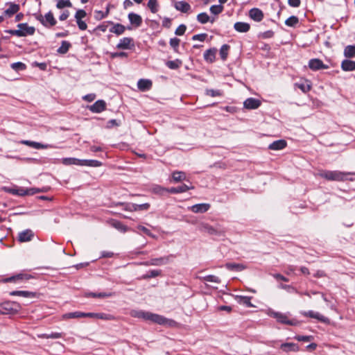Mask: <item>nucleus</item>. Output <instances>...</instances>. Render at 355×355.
Instances as JSON below:
<instances>
[{
    "label": "nucleus",
    "instance_id": "obj_37",
    "mask_svg": "<svg viewBox=\"0 0 355 355\" xmlns=\"http://www.w3.org/2000/svg\"><path fill=\"white\" fill-rule=\"evenodd\" d=\"M230 46L228 44H223L220 49V55L223 60H225L228 55Z\"/></svg>",
    "mask_w": 355,
    "mask_h": 355
},
{
    "label": "nucleus",
    "instance_id": "obj_30",
    "mask_svg": "<svg viewBox=\"0 0 355 355\" xmlns=\"http://www.w3.org/2000/svg\"><path fill=\"white\" fill-rule=\"evenodd\" d=\"M125 31V27L121 24H116L110 29L111 33H115L117 35L123 34Z\"/></svg>",
    "mask_w": 355,
    "mask_h": 355
},
{
    "label": "nucleus",
    "instance_id": "obj_15",
    "mask_svg": "<svg viewBox=\"0 0 355 355\" xmlns=\"http://www.w3.org/2000/svg\"><path fill=\"white\" fill-rule=\"evenodd\" d=\"M210 205L207 203L196 204L191 207L190 209L194 213H205L209 210Z\"/></svg>",
    "mask_w": 355,
    "mask_h": 355
},
{
    "label": "nucleus",
    "instance_id": "obj_11",
    "mask_svg": "<svg viewBox=\"0 0 355 355\" xmlns=\"http://www.w3.org/2000/svg\"><path fill=\"white\" fill-rule=\"evenodd\" d=\"M105 102L103 100H98L89 107V110L94 113H100L105 110Z\"/></svg>",
    "mask_w": 355,
    "mask_h": 355
},
{
    "label": "nucleus",
    "instance_id": "obj_19",
    "mask_svg": "<svg viewBox=\"0 0 355 355\" xmlns=\"http://www.w3.org/2000/svg\"><path fill=\"white\" fill-rule=\"evenodd\" d=\"M174 6L176 10L184 13L189 12L191 10V6L185 1H177L175 2Z\"/></svg>",
    "mask_w": 355,
    "mask_h": 355
},
{
    "label": "nucleus",
    "instance_id": "obj_50",
    "mask_svg": "<svg viewBox=\"0 0 355 355\" xmlns=\"http://www.w3.org/2000/svg\"><path fill=\"white\" fill-rule=\"evenodd\" d=\"M153 191L155 193L163 195L164 193L168 192V189L160 186H155L153 188Z\"/></svg>",
    "mask_w": 355,
    "mask_h": 355
},
{
    "label": "nucleus",
    "instance_id": "obj_6",
    "mask_svg": "<svg viewBox=\"0 0 355 355\" xmlns=\"http://www.w3.org/2000/svg\"><path fill=\"white\" fill-rule=\"evenodd\" d=\"M36 19L45 27L53 26L57 23L51 11L47 12L44 16L38 15L36 16Z\"/></svg>",
    "mask_w": 355,
    "mask_h": 355
},
{
    "label": "nucleus",
    "instance_id": "obj_32",
    "mask_svg": "<svg viewBox=\"0 0 355 355\" xmlns=\"http://www.w3.org/2000/svg\"><path fill=\"white\" fill-rule=\"evenodd\" d=\"M19 10V6L15 3H10L9 8L6 10L5 13L8 16H11L17 13Z\"/></svg>",
    "mask_w": 355,
    "mask_h": 355
},
{
    "label": "nucleus",
    "instance_id": "obj_61",
    "mask_svg": "<svg viewBox=\"0 0 355 355\" xmlns=\"http://www.w3.org/2000/svg\"><path fill=\"white\" fill-rule=\"evenodd\" d=\"M137 229L140 231H141L142 232H144L145 234L149 236H151V237H154V235L150 232V231L147 229L146 227H145L144 226H142V225H139L137 227Z\"/></svg>",
    "mask_w": 355,
    "mask_h": 355
},
{
    "label": "nucleus",
    "instance_id": "obj_52",
    "mask_svg": "<svg viewBox=\"0 0 355 355\" xmlns=\"http://www.w3.org/2000/svg\"><path fill=\"white\" fill-rule=\"evenodd\" d=\"M160 273H161L160 270H150L149 272V273L144 275L143 278L144 279H148V278L155 277L159 276L160 275Z\"/></svg>",
    "mask_w": 355,
    "mask_h": 355
},
{
    "label": "nucleus",
    "instance_id": "obj_4",
    "mask_svg": "<svg viewBox=\"0 0 355 355\" xmlns=\"http://www.w3.org/2000/svg\"><path fill=\"white\" fill-rule=\"evenodd\" d=\"M200 231L209 234V235H215L221 236L225 234V230L220 227L219 225L213 227L208 223H202L199 226Z\"/></svg>",
    "mask_w": 355,
    "mask_h": 355
},
{
    "label": "nucleus",
    "instance_id": "obj_17",
    "mask_svg": "<svg viewBox=\"0 0 355 355\" xmlns=\"http://www.w3.org/2000/svg\"><path fill=\"white\" fill-rule=\"evenodd\" d=\"M286 141L284 139H279L273 141L268 146V148L272 150H279L284 149L286 146Z\"/></svg>",
    "mask_w": 355,
    "mask_h": 355
},
{
    "label": "nucleus",
    "instance_id": "obj_33",
    "mask_svg": "<svg viewBox=\"0 0 355 355\" xmlns=\"http://www.w3.org/2000/svg\"><path fill=\"white\" fill-rule=\"evenodd\" d=\"M197 20L201 24H206L208 21L214 22V19H210L209 15L206 12H201L198 15Z\"/></svg>",
    "mask_w": 355,
    "mask_h": 355
},
{
    "label": "nucleus",
    "instance_id": "obj_49",
    "mask_svg": "<svg viewBox=\"0 0 355 355\" xmlns=\"http://www.w3.org/2000/svg\"><path fill=\"white\" fill-rule=\"evenodd\" d=\"M11 67L15 71H21L26 69V64L21 62H18L12 63L11 64Z\"/></svg>",
    "mask_w": 355,
    "mask_h": 355
},
{
    "label": "nucleus",
    "instance_id": "obj_28",
    "mask_svg": "<svg viewBox=\"0 0 355 355\" xmlns=\"http://www.w3.org/2000/svg\"><path fill=\"white\" fill-rule=\"evenodd\" d=\"M343 54L347 58H355V45H348L345 46Z\"/></svg>",
    "mask_w": 355,
    "mask_h": 355
},
{
    "label": "nucleus",
    "instance_id": "obj_38",
    "mask_svg": "<svg viewBox=\"0 0 355 355\" xmlns=\"http://www.w3.org/2000/svg\"><path fill=\"white\" fill-rule=\"evenodd\" d=\"M38 337H39V338H52V339H57V338H62V333H58V332H55V333H51V334H39V335H38Z\"/></svg>",
    "mask_w": 355,
    "mask_h": 355
},
{
    "label": "nucleus",
    "instance_id": "obj_64",
    "mask_svg": "<svg viewBox=\"0 0 355 355\" xmlns=\"http://www.w3.org/2000/svg\"><path fill=\"white\" fill-rule=\"evenodd\" d=\"M113 226L114 227H116V229L119 230H121V231H125L126 230V227L125 226H124L120 222H118V221H115L113 223Z\"/></svg>",
    "mask_w": 355,
    "mask_h": 355
},
{
    "label": "nucleus",
    "instance_id": "obj_48",
    "mask_svg": "<svg viewBox=\"0 0 355 355\" xmlns=\"http://www.w3.org/2000/svg\"><path fill=\"white\" fill-rule=\"evenodd\" d=\"M46 191V189H36V188H31V189H25V192H26V196H30V195H33L35 193H40V192H45Z\"/></svg>",
    "mask_w": 355,
    "mask_h": 355
},
{
    "label": "nucleus",
    "instance_id": "obj_14",
    "mask_svg": "<svg viewBox=\"0 0 355 355\" xmlns=\"http://www.w3.org/2000/svg\"><path fill=\"white\" fill-rule=\"evenodd\" d=\"M340 67L344 71H355V61L345 59L342 61Z\"/></svg>",
    "mask_w": 355,
    "mask_h": 355
},
{
    "label": "nucleus",
    "instance_id": "obj_13",
    "mask_svg": "<svg viewBox=\"0 0 355 355\" xmlns=\"http://www.w3.org/2000/svg\"><path fill=\"white\" fill-rule=\"evenodd\" d=\"M249 16L256 21H261L263 18V13L260 9L254 8L249 11Z\"/></svg>",
    "mask_w": 355,
    "mask_h": 355
},
{
    "label": "nucleus",
    "instance_id": "obj_62",
    "mask_svg": "<svg viewBox=\"0 0 355 355\" xmlns=\"http://www.w3.org/2000/svg\"><path fill=\"white\" fill-rule=\"evenodd\" d=\"M127 58L128 53L125 52H114L111 53V58Z\"/></svg>",
    "mask_w": 355,
    "mask_h": 355
},
{
    "label": "nucleus",
    "instance_id": "obj_10",
    "mask_svg": "<svg viewBox=\"0 0 355 355\" xmlns=\"http://www.w3.org/2000/svg\"><path fill=\"white\" fill-rule=\"evenodd\" d=\"M261 104V103L259 99L254 98H248L243 103L244 107L248 110L257 109Z\"/></svg>",
    "mask_w": 355,
    "mask_h": 355
},
{
    "label": "nucleus",
    "instance_id": "obj_60",
    "mask_svg": "<svg viewBox=\"0 0 355 355\" xmlns=\"http://www.w3.org/2000/svg\"><path fill=\"white\" fill-rule=\"evenodd\" d=\"M207 36V35L206 33H201V34L194 35L192 37V40H199V41L203 42L206 39Z\"/></svg>",
    "mask_w": 355,
    "mask_h": 355
},
{
    "label": "nucleus",
    "instance_id": "obj_9",
    "mask_svg": "<svg viewBox=\"0 0 355 355\" xmlns=\"http://www.w3.org/2000/svg\"><path fill=\"white\" fill-rule=\"evenodd\" d=\"M172 255L163 257L159 258L151 259L148 262L146 263V265L150 266H161L168 263L170 261V258Z\"/></svg>",
    "mask_w": 355,
    "mask_h": 355
},
{
    "label": "nucleus",
    "instance_id": "obj_31",
    "mask_svg": "<svg viewBox=\"0 0 355 355\" xmlns=\"http://www.w3.org/2000/svg\"><path fill=\"white\" fill-rule=\"evenodd\" d=\"M226 268L231 270L242 271L246 268V266L241 263H227Z\"/></svg>",
    "mask_w": 355,
    "mask_h": 355
},
{
    "label": "nucleus",
    "instance_id": "obj_25",
    "mask_svg": "<svg viewBox=\"0 0 355 355\" xmlns=\"http://www.w3.org/2000/svg\"><path fill=\"white\" fill-rule=\"evenodd\" d=\"M193 188V187H189L187 184H184L177 187H172L171 189H168V192L172 193H183Z\"/></svg>",
    "mask_w": 355,
    "mask_h": 355
},
{
    "label": "nucleus",
    "instance_id": "obj_59",
    "mask_svg": "<svg viewBox=\"0 0 355 355\" xmlns=\"http://www.w3.org/2000/svg\"><path fill=\"white\" fill-rule=\"evenodd\" d=\"M87 15L86 12L84 10H78L75 14V19H83Z\"/></svg>",
    "mask_w": 355,
    "mask_h": 355
},
{
    "label": "nucleus",
    "instance_id": "obj_34",
    "mask_svg": "<svg viewBox=\"0 0 355 355\" xmlns=\"http://www.w3.org/2000/svg\"><path fill=\"white\" fill-rule=\"evenodd\" d=\"M83 166H87L91 167H98L102 165V163L95 159H83Z\"/></svg>",
    "mask_w": 355,
    "mask_h": 355
},
{
    "label": "nucleus",
    "instance_id": "obj_21",
    "mask_svg": "<svg viewBox=\"0 0 355 355\" xmlns=\"http://www.w3.org/2000/svg\"><path fill=\"white\" fill-rule=\"evenodd\" d=\"M217 49L216 48L209 49L207 50L204 53V58L207 62H213L216 58V53Z\"/></svg>",
    "mask_w": 355,
    "mask_h": 355
},
{
    "label": "nucleus",
    "instance_id": "obj_63",
    "mask_svg": "<svg viewBox=\"0 0 355 355\" xmlns=\"http://www.w3.org/2000/svg\"><path fill=\"white\" fill-rule=\"evenodd\" d=\"M180 39L177 38V37H173V38H171L170 40V45L173 48V49H176L177 47H178L179 44H180Z\"/></svg>",
    "mask_w": 355,
    "mask_h": 355
},
{
    "label": "nucleus",
    "instance_id": "obj_23",
    "mask_svg": "<svg viewBox=\"0 0 355 355\" xmlns=\"http://www.w3.org/2000/svg\"><path fill=\"white\" fill-rule=\"evenodd\" d=\"M234 29L239 33H246L250 30V26L245 22H236L234 25Z\"/></svg>",
    "mask_w": 355,
    "mask_h": 355
},
{
    "label": "nucleus",
    "instance_id": "obj_54",
    "mask_svg": "<svg viewBox=\"0 0 355 355\" xmlns=\"http://www.w3.org/2000/svg\"><path fill=\"white\" fill-rule=\"evenodd\" d=\"M206 94L207 96H210L212 97L215 96H222V92L220 90H215V89H207L206 90Z\"/></svg>",
    "mask_w": 355,
    "mask_h": 355
},
{
    "label": "nucleus",
    "instance_id": "obj_20",
    "mask_svg": "<svg viewBox=\"0 0 355 355\" xmlns=\"http://www.w3.org/2000/svg\"><path fill=\"white\" fill-rule=\"evenodd\" d=\"M34 234L30 230H26L19 234L18 239L20 242H27L32 239Z\"/></svg>",
    "mask_w": 355,
    "mask_h": 355
},
{
    "label": "nucleus",
    "instance_id": "obj_24",
    "mask_svg": "<svg viewBox=\"0 0 355 355\" xmlns=\"http://www.w3.org/2000/svg\"><path fill=\"white\" fill-rule=\"evenodd\" d=\"M61 162L64 165L83 166V159L73 157L63 158Z\"/></svg>",
    "mask_w": 355,
    "mask_h": 355
},
{
    "label": "nucleus",
    "instance_id": "obj_47",
    "mask_svg": "<svg viewBox=\"0 0 355 355\" xmlns=\"http://www.w3.org/2000/svg\"><path fill=\"white\" fill-rule=\"evenodd\" d=\"M295 86L304 93L309 92L311 89V85L307 82L305 83H296Z\"/></svg>",
    "mask_w": 355,
    "mask_h": 355
},
{
    "label": "nucleus",
    "instance_id": "obj_18",
    "mask_svg": "<svg viewBox=\"0 0 355 355\" xmlns=\"http://www.w3.org/2000/svg\"><path fill=\"white\" fill-rule=\"evenodd\" d=\"M280 349L286 353L297 352L299 349L298 345L293 343H285L280 345Z\"/></svg>",
    "mask_w": 355,
    "mask_h": 355
},
{
    "label": "nucleus",
    "instance_id": "obj_44",
    "mask_svg": "<svg viewBox=\"0 0 355 355\" xmlns=\"http://www.w3.org/2000/svg\"><path fill=\"white\" fill-rule=\"evenodd\" d=\"M223 10V6L221 5H214L210 7V12L214 15H218Z\"/></svg>",
    "mask_w": 355,
    "mask_h": 355
},
{
    "label": "nucleus",
    "instance_id": "obj_26",
    "mask_svg": "<svg viewBox=\"0 0 355 355\" xmlns=\"http://www.w3.org/2000/svg\"><path fill=\"white\" fill-rule=\"evenodd\" d=\"M10 295L12 296H21L24 297H34L35 296V293L26 291H14L10 293Z\"/></svg>",
    "mask_w": 355,
    "mask_h": 355
},
{
    "label": "nucleus",
    "instance_id": "obj_57",
    "mask_svg": "<svg viewBox=\"0 0 355 355\" xmlns=\"http://www.w3.org/2000/svg\"><path fill=\"white\" fill-rule=\"evenodd\" d=\"M106 17H107V15H105V12L101 11V10H95L94 11V18L96 20H101Z\"/></svg>",
    "mask_w": 355,
    "mask_h": 355
},
{
    "label": "nucleus",
    "instance_id": "obj_46",
    "mask_svg": "<svg viewBox=\"0 0 355 355\" xmlns=\"http://www.w3.org/2000/svg\"><path fill=\"white\" fill-rule=\"evenodd\" d=\"M298 23V18L295 16H291L288 17L286 21V25L288 26H294L295 24Z\"/></svg>",
    "mask_w": 355,
    "mask_h": 355
},
{
    "label": "nucleus",
    "instance_id": "obj_35",
    "mask_svg": "<svg viewBox=\"0 0 355 355\" xmlns=\"http://www.w3.org/2000/svg\"><path fill=\"white\" fill-rule=\"evenodd\" d=\"M71 47V44L67 41H62L61 46L58 49V53L60 54H65Z\"/></svg>",
    "mask_w": 355,
    "mask_h": 355
},
{
    "label": "nucleus",
    "instance_id": "obj_39",
    "mask_svg": "<svg viewBox=\"0 0 355 355\" xmlns=\"http://www.w3.org/2000/svg\"><path fill=\"white\" fill-rule=\"evenodd\" d=\"M173 180L178 182H180L181 180L186 179V175L184 172L182 171H175L173 173Z\"/></svg>",
    "mask_w": 355,
    "mask_h": 355
},
{
    "label": "nucleus",
    "instance_id": "obj_41",
    "mask_svg": "<svg viewBox=\"0 0 355 355\" xmlns=\"http://www.w3.org/2000/svg\"><path fill=\"white\" fill-rule=\"evenodd\" d=\"M83 312L80 311H76L72 313H68L64 315H63V318L64 319H69V318H83Z\"/></svg>",
    "mask_w": 355,
    "mask_h": 355
},
{
    "label": "nucleus",
    "instance_id": "obj_45",
    "mask_svg": "<svg viewBox=\"0 0 355 355\" xmlns=\"http://www.w3.org/2000/svg\"><path fill=\"white\" fill-rule=\"evenodd\" d=\"M180 64H181V62L179 61L178 60L168 61L166 62V66L171 69H176L179 68Z\"/></svg>",
    "mask_w": 355,
    "mask_h": 355
},
{
    "label": "nucleus",
    "instance_id": "obj_40",
    "mask_svg": "<svg viewBox=\"0 0 355 355\" xmlns=\"http://www.w3.org/2000/svg\"><path fill=\"white\" fill-rule=\"evenodd\" d=\"M86 297H98V298H103L107 297L112 296L111 293H87L85 294Z\"/></svg>",
    "mask_w": 355,
    "mask_h": 355
},
{
    "label": "nucleus",
    "instance_id": "obj_16",
    "mask_svg": "<svg viewBox=\"0 0 355 355\" xmlns=\"http://www.w3.org/2000/svg\"><path fill=\"white\" fill-rule=\"evenodd\" d=\"M128 17L130 24L136 27L140 26L142 24V18L138 14L131 12L128 14Z\"/></svg>",
    "mask_w": 355,
    "mask_h": 355
},
{
    "label": "nucleus",
    "instance_id": "obj_3",
    "mask_svg": "<svg viewBox=\"0 0 355 355\" xmlns=\"http://www.w3.org/2000/svg\"><path fill=\"white\" fill-rule=\"evenodd\" d=\"M17 27L19 29L10 30L8 33L17 37H26L27 35H33L35 31V28L33 26H29L26 23L19 24Z\"/></svg>",
    "mask_w": 355,
    "mask_h": 355
},
{
    "label": "nucleus",
    "instance_id": "obj_2",
    "mask_svg": "<svg viewBox=\"0 0 355 355\" xmlns=\"http://www.w3.org/2000/svg\"><path fill=\"white\" fill-rule=\"evenodd\" d=\"M354 174L350 172H343L340 171H324L319 173V175L329 181L344 182L348 180V175ZM352 180V179H349Z\"/></svg>",
    "mask_w": 355,
    "mask_h": 355
},
{
    "label": "nucleus",
    "instance_id": "obj_36",
    "mask_svg": "<svg viewBox=\"0 0 355 355\" xmlns=\"http://www.w3.org/2000/svg\"><path fill=\"white\" fill-rule=\"evenodd\" d=\"M238 302L239 304L246 306L247 307H252L253 305L251 303V298L246 296L238 297Z\"/></svg>",
    "mask_w": 355,
    "mask_h": 355
},
{
    "label": "nucleus",
    "instance_id": "obj_42",
    "mask_svg": "<svg viewBox=\"0 0 355 355\" xmlns=\"http://www.w3.org/2000/svg\"><path fill=\"white\" fill-rule=\"evenodd\" d=\"M148 7L150 8L153 13H156L158 11V3L157 0H149L148 2Z\"/></svg>",
    "mask_w": 355,
    "mask_h": 355
},
{
    "label": "nucleus",
    "instance_id": "obj_5",
    "mask_svg": "<svg viewBox=\"0 0 355 355\" xmlns=\"http://www.w3.org/2000/svg\"><path fill=\"white\" fill-rule=\"evenodd\" d=\"M0 306L2 309L3 315H14L17 313L21 309V306L19 303L10 301L2 302L0 304Z\"/></svg>",
    "mask_w": 355,
    "mask_h": 355
},
{
    "label": "nucleus",
    "instance_id": "obj_55",
    "mask_svg": "<svg viewBox=\"0 0 355 355\" xmlns=\"http://www.w3.org/2000/svg\"><path fill=\"white\" fill-rule=\"evenodd\" d=\"M96 318H99L105 320H112L114 318L113 315L105 313H96Z\"/></svg>",
    "mask_w": 355,
    "mask_h": 355
},
{
    "label": "nucleus",
    "instance_id": "obj_43",
    "mask_svg": "<svg viewBox=\"0 0 355 355\" xmlns=\"http://www.w3.org/2000/svg\"><path fill=\"white\" fill-rule=\"evenodd\" d=\"M72 4L69 0H58L56 7L58 9H62L66 7H71Z\"/></svg>",
    "mask_w": 355,
    "mask_h": 355
},
{
    "label": "nucleus",
    "instance_id": "obj_56",
    "mask_svg": "<svg viewBox=\"0 0 355 355\" xmlns=\"http://www.w3.org/2000/svg\"><path fill=\"white\" fill-rule=\"evenodd\" d=\"M186 29V26L184 24H181L176 28L175 33L177 35H182L184 34Z\"/></svg>",
    "mask_w": 355,
    "mask_h": 355
},
{
    "label": "nucleus",
    "instance_id": "obj_7",
    "mask_svg": "<svg viewBox=\"0 0 355 355\" xmlns=\"http://www.w3.org/2000/svg\"><path fill=\"white\" fill-rule=\"evenodd\" d=\"M270 315L276 318L277 320L282 324H288L291 326L296 325L297 322L294 319H289L286 314L271 311Z\"/></svg>",
    "mask_w": 355,
    "mask_h": 355
},
{
    "label": "nucleus",
    "instance_id": "obj_8",
    "mask_svg": "<svg viewBox=\"0 0 355 355\" xmlns=\"http://www.w3.org/2000/svg\"><path fill=\"white\" fill-rule=\"evenodd\" d=\"M134 46V40L131 37H123L121 39L116 45V48L119 49H131Z\"/></svg>",
    "mask_w": 355,
    "mask_h": 355
},
{
    "label": "nucleus",
    "instance_id": "obj_51",
    "mask_svg": "<svg viewBox=\"0 0 355 355\" xmlns=\"http://www.w3.org/2000/svg\"><path fill=\"white\" fill-rule=\"evenodd\" d=\"M203 279L205 281V282H214V283H220V279L215 276V275H207V276H205L203 277Z\"/></svg>",
    "mask_w": 355,
    "mask_h": 355
},
{
    "label": "nucleus",
    "instance_id": "obj_58",
    "mask_svg": "<svg viewBox=\"0 0 355 355\" xmlns=\"http://www.w3.org/2000/svg\"><path fill=\"white\" fill-rule=\"evenodd\" d=\"M76 20L79 29L81 31H85L87 29V25L84 21L82 20V19H76Z\"/></svg>",
    "mask_w": 355,
    "mask_h": 355
},
{
    "label": "nucleus",
    "instance_id": "obj_12",
    "mask_svg": "<svg viewBox=\"0 0 355 355\" xmlns=\"http://www.w3.org/2000/svg\"><path fill=\"white\" fill-rule=\"evenodd\" d=\"M21 144H24L26 146L32 147L35 149H45L48 148L52 147L51 145L49 144H42L41 143H38L36 141H32L29 140H22L20 141Z\"/></svg>",
    "mask_w": 355,
    "mask_h": 355
},
{
    "label": "nucleus",
    "instance_id": "obj_1",
    "mask_svg": "<svg viewBox=\"0 0 355 355\" xmlns=\"http://www.w3.org/2000/svg\"><path fill=\"white\" fill-rule=\"evenodd\" d=\"M130 315L133 318H141L144 320H149L168 327H174L178 326V322L172 319H168L162 315L152 313L148 311L133 310L130 312Z\"/></svg>",
    "mask_w": 355,
    "mask_h": 355
},
{
    "label": "nucleus",
    "instance_id": "obj_53",
    "mask_svg": "<svg viewBox=\"0 0 355 355\" xmlns=\"http://www.w3.org/2000/svg\"><path fill=\"white\" fill-rule=\"evenodd\" d=\"M312 318H316L318 320H319L320 321L324 322V323H329V318L322 315H320L319 313H314L312 312Z\"/></svg>",
    "mask_w": 355,
    "mask_h": 355
},
{
    "label": "nucleus",
    "instance_id": "obj_22",
    "mask_svg": "<svg viewBox=\"0 0 355 355\" xmlns=\"http://www.w3.org/2000/svg\"><path fill=\"white\" fill-rule=\"evenodd\" d=\"M137 87L141 91H146L151 88L152 82L147 79H140L137 83Z\"/></svg>",
    "mask_w": 355,
    "mask_h": 355
},
{
    "label": "nucleus",
    "instance_id": "obj_27",
    "mask_svg": "<svg viewBox=\"0 0 355 355\" xmlns=\"http://www.w3.org/2000/svg\"><path fill=\"white\" fill-rule=\"evenodd\" d=\"M3 191H5L7 193H10L14 195H17L20 196H26L25 189L23 188H19V189H12L9 187H3Z\"/></svg>",
    "mask_w": 355,
    "mask_h": 355
},
{
    "label": "nucleus",
    "instance_id": "obj_29",
    "mask_svg": "<svg viewBox=\"0 0 355 355\" xmlns=\"http://www.w3.org/2000/svg\"><path fill=\"white\" fill-rule=\"evenodd\" d=\"M329 66L324 64L319 59H312V70H319L322 69H328Z\"/></svg>",
    "mask_w": 355,
    "mask_h": 355
}]
</instances>
